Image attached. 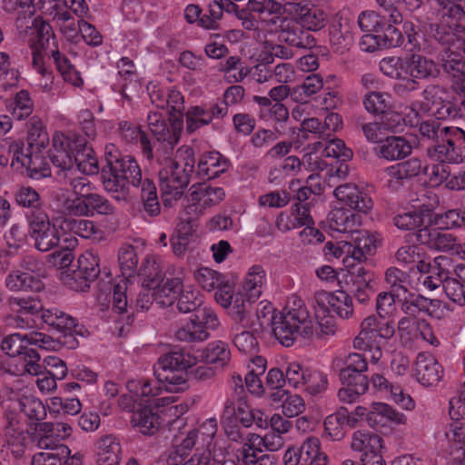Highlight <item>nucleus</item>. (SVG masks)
<instances>
[{
	"mask_svg": "<svg viewBox=\"0 0 465 465\" xmlns=\"http://www.w3.org/2000/svg\"><path fill=\"white\" fill-rule=\"evenodd\" d=\"M147 122L149 130L157 141L165 142L171 147L178 142L183 121L170 117L171 124L169 125L161 113L150 112L147 116Z\"/></svg>",
	"mask_w": 465,
	"mask_h": 465,
	"instance_id": "obj_29",
	"label": "nucleus"
},
{
	"mask_svg": "<svg viewBox=\"0 0 465 465\" xmlns=\"http://www.w3.org/2000/svg\"><path fill=\"white\" fill-rule=\"evenodd\" d=\"M303 163L308 166L311 171L326 172L329 179L338 177L345 178L348 174L347 164L341 163L339 167L332 166V160L326 158V152L323 143L321 142L313 143L308 148V152L303 157Z\"/></svg>",
	"mask_w": 465,
	"mask_h": 465,
	"instance_id": "obj_26",
	"label": "nucleus"
},
{
	"mask_svg": "<svg viewBox=\"0 0 465 465\" xmlns=\"http://www.w3.org/2000/svg\"><path fill=\"white\" fill-rule=\"evenodd\" d=\"M257 312L260 324L270 326L281 344L290 347L298 338H310L313 334V322L303 302L293 297L282 312L276 313L272 303L262 302Z\"/></svg>",
	"mask_w": 465,
	"mask_h": 465,
	"instance_id": "obj_2",
	"label": "nucleus"
},
{
	"mask_svg": "<svg viewBox=\"0 0 465 465\" xmlns=\"http://www.w3.org/2000/svg\"><path fill=\"white\" fill-rule=\"evenodd\" d=\"M401 293L395 292H381L376 298V312L381 318L392 317L401 302Z\"/></svg>",
	"mask_w": 465,
	"mask_h": 465,
	"instance_id": "obj_58",
	"label": "nucleus"
},
{
	"mask_svg": "<svg viewBox=\"0 0 465 465\" xmlns=\"http://www.w3.org/2000/svg\"><path fill=\"white\" fill-rule=\"evenodd\" d=\"M6 442L10 448L11 452L15 457H20L25 450V441L27 435L25 432L24 428L12 420H9V426L6 428Z\"/></svg>",
	"mask_w": 465,
	"mask_h": 465,
	"instance_id": "obj_62",
	"label": "nucleus"
},
{
	"mask_svg": "<svg viewBox=\"0 0 465 465\" xmlns=\"http://www.w3.org/2000/svg\"><path fill=\"white\" fill-rule=\"evenodd\" d=\"M329 228L332 232L352 233L360 224L358 215L351 210L335 207L328 215Z\"/></svg>",
	"mask_w": 465,
	"mask_h": 465,
	"instance_id": "obj_47",
	"label": "nucleus"
},
{
	"mask_svg": "<svg viewBox=\"0 0 465 465\" xmlns=\"http://www.w3.org/2000/svg\"><path fill=\"white\" fill-rule=\"evenodd\" d=\"M202 357L207 363L213 364L216 367H223L230 361L231 351L225 342L216 341L207 345Z\"/></svg>",
	"mask_w": 465,
	"mask_h": 465,
	"instance_id": "obj_57",
	"label": "nucleus"
},
{
	"mask_svg": "<svg viewBox=\"0 0 465 465\" xmlns=\"http://www.w3.org/2000/svg\"><path fill=\"white\" fill-rule=\"evenodd\" d=\"M28 345H35L46 351L59 350L61 342L42 332L28 334L12 333L5 337L1 343L2 351L10 357L23 356L25 368L29 374H38L41 369L40 355Z\"/></svg>",
	"mask_w": 465,
	"mask_h": 465,
	"instance_id": "obj_6",
	"label": "nucleus"
},
{
	"mask_svg": "<svg viewBox=\"0 0 465 465\" xmlns=\"http://www.w3.org/2000/svg\"><path fill=\"white\" fill-rule=\"evenodd\" d=\"M396 260L399 263L416 264L420 272H429L430 264L420 245H406L398 249Z\"/></svg>",
	"mask_w": 465,
	"mask_h": 465,
	"instance_id": "obj_51",
	"label": "nucleus"
},
{
	"mask_svg": "<svg viewBox=\"0 0 465 465\" xmlns=\"http://www.w3.org/2000/svg\"><path fill=\"white\" fill-rule=\"evenodd\" d=\"M93 195L91 191L82 196H70L64 202V208L72 215L92 217Z\"/></svg>",
	"mask_w": 465,
	"mask_h": 465,
	"instance_id": "obj_61",
	"label": "nucleus"
},
{
	"mask_svg": "<svg viewBox=\"0 0 465 465\" xmlns=\"http://www.w3.org/2000/svg\"><path fill=\"white\" fill-rule=\"evenodd\" d=\"M194 280L200 287L207 292H215L216 302L223 308H230L232 302V289L234 288L235 282L223 273L208 267H200L194 272Z\"/></svg>",
	"mask_w": 465,
	"mask_h": 465,
	"instance_id": "obj_15",
	"label": "nucleus"
},
{
	"mask_svg": "<svg viewBox=\"0 0 465 465\" xmlns=\"http://www.w3.org/2000/svg\"><path fill=\"white\" fill-rule=\"evenodd\" d=\"M312 223L309 210L300 203H294L290 209L281 212L275 219V226L282 233Z\"/></svg>",
	"mask_w": 465,
	"mask_h": 465,
	"instance_id": "obj_34",
	"label": "nucleus"
},
{
	"mask_svg": "<svg viewBox=\"0 0 465 465\" xmlns=\"http://www.w3.org/2000/svg\"><path fill=\"white\" fill-rule=\"evenodd\" d=\"M122 277L115 280L113 289V308L119 313L126 311L129 303L133 282L131 278L134 276L138 265V256L135 249L131 245L121 247L118 254Z\"/></svg>",
	"mask_w": 465,
	"mask_h": 465,
	"instance_id": "obj_11",
	"label": "nucleus"
},
{
	"mask_svg": "<svg viewBox=\"0 0 465 465\" xmlns=\"http://www.w3.org/2000/svg\"><path fill=\"white\" fill-rule=\"evenodd\" d=\"M285 376L291 387L312 396L324 392L329 384L326 373L317 369L304 367L296 361L288 363Z\"/></svg>",
	"mask_w": 465,
	"mask_h": 465,
	"instance_id": "obj_13",
	"label": "nucleus"
},
{
	"mask_svg": "<svg viewBox=\"0 0 465 465\" xmlns=\"http://www.w3.org/2000/svg\"><path fill=\"white\" fill-rule=\"evenodd\" d=\"M5 408H10L14 411H21L31 420H44L46 415L47 406L31 393L15 394L5 403Z\"/></svg>",
	"mask_w": 465,
	"mask_h": 465,
	"instance_id": "obj_36",
	"label": "nucleus"
},
{
	"mask_svg": "<svg viewBox=\"0 0 465 465\" xmlns=\"http://www.w3.org/2000/svg\"><path fill=\"white\" fill-rule=\"evenodd\" d=\"M267 284L265 270L261 265H252L244 275L236 292L232 289L231 314L239 322L245 320L248 307L262 294Z\"/></svg>",
	"mask_w": 465,
	"mask_h": 465,
	"instance_id": "obj_8",
	"label": "nucleus"
},
{
	"mask_svg": "<svg viewBox=\"0 0 465 465\" xmlns=\"http://www.w3.org/2000/svg\"><path fill=\"white\" fill-rule=\"evenodd\" d=\"M97 465H119L123 458L120 440L113 434L104 435L94 443Z\"/></svg>",
	"mask_w": 465,
	"mask_h": 465,
	"instance_id": "obj_32",
	"label": "nucleus"
},
{
	"mask_svg": "<svg viewBox=\"0 0 465 465\" xmlns=\"http://www.w3.org/2000/svg\"><path fill=\"white\" fill-rule=\"evenodd\" d=\"M132 423L138 431L144 435L154 434L161 424L158 411H153L150 407H144L134 411Z\"/></svg>",
	"mask_w": 465,
	"mask_h": 465,
	"instance_id": "obj_52",
	"label": "nucleus"
},
{
	"mask_svg": "<svg viewBox=\"0 0 465 465\" xmlns=\"http://www.w3.org/2000/svg\"><path fill=\"white\" fill-rule=\"evenodd\" d=\"M438 446L440 450L450 452L453 456L452 462H460L457 454L465 449V425L460 420L450 422L442 435L438 438Z\"/></svg>",
	"mask_w": 465,
	"mask_h": 465,
	"instance_id": "obj_33",
	"label": "nucleus"
},
{
	"mask_svg": "<svg viewBox=\"0 0 465 465\" xmlns=\"http://www.w3.org/2000/svg\"><path fill=\"white\" fill-rule=\"evenodd\" d=\"M395 333L392 321L380 316L371 315L366 317L360 325V331L353 339L354 349H367L372 342L378 340H390Z\"/></svg>",
	"mask_w": 465,
	"mask_h": 465,
	"instance_id": "obj_17",
	"label": "nucleus"
},
{
	"mask_svg": "<svg viewBox=\"0 0 465 465\" xmlns=\"http://www.w3.org/2000/svg\"><path fill=\"white\" fill-rule=\"evenodd\" d=\"M409 58L388 56L380 62V69L383 74L395 79V90L398 93L411 92L418 88V82L411 77Z\"/></svg>",
	"mask_w": 465,
	"mask_h": 465,
	"instance_id": "obj_21",
	"label": "nucleus"
},
{
	"mask_svg": "<svg viewBox=\"0 0 465 465\" xmlns=\"http://www.w3.org/2000/svg\"><path fill=\"white\" fill-rule=\"evenodd\" d=\"M315 305L320 307V312H333L341 319L352 317L354 309L351 296L343 291L326 292L319 291L314 295Z\"/></svg>",
	"mask_w": 465,
	"mask_h": 465,
	"instance_id": "obj_24",
	"label": "nucleus"
},
{
	"mask_svg": "<svg viewBox=\"0 0 465 465\" xmlns=\"http://www.w3.org/2000/svg\"><path fill=\"white\" fill-rule=\"evenodd\" d=\"M219 325L214 311L208 307L198 309L175 331V337L181 341H203L209 338V331Z\"/></svg>",
	"mask_w": 465,
	"mask_h": 465,
	"instance_id": "obj_12",
	"label": "nucleus"
},
{
	"mask_svg": "<svg viewBox=\"0 0 465 465\" xmlns=\"http://www.w3.org/2000/svg\"><path fill=\"white\" fill-rule=\"evenodd\" d=\"M412 376L421 387L432 389L442 381L444 369L433 355L420 352L416 357Z\"/></svg>",
	"mask_w": 465,
	"mask_h": 465,
	"instance_id": "obj_22",
	"label": "nucleus"
},
{
	"mask_svg": "<svg viewBox=\"0 0 465 465\" xmlns=\"http://www.w3.org/2000/svg\"><path fill=\"white\" fill-rule=\"evenodd\" d=\"M8 112L17 120H24L33 112V101L27 91L22 90L7 104Z\"/></svg>",
	"mask_w": 465,
	"mask_h": 465,
	"instance_id": "obj_63",
	"label": "nucleus"
},
{
	"mask_svg": "<svg viewBox=\"0 0 465 465\" xmlns=\"http://www.w3.org/2000/svg\"><path fill=\"white\" fill-rule=\"evenodd\" d=\"M450 267V259L446 256H438L434 259L433 272L426 274L427 272H421L422 274L419 278V283L430 292H432L443 284L445 275L449 273V268Z\"/></svg>",
	"mask_w": 465,
	"mask_h": 465,
	"instance_id": "obj_48",
	"label": "nucleus"
},
{
	"mask_svg": "<svg viewBox=\"0 0 465 465\" xmlns=\"http://www.w3.org/2000/svg\"><path fill=\"white\" fill-rule=\"evenodd\" d=\"M383 439L371 431L356 430L351 436V448L354 451L361 454H369L371 452L383 450Z\"/></svg>",
	"mask_w": 465,
	"mask_h": 465,
	"instance_id": "obj_50",
	"label": "nucleus"
},
{
	"mask_svg": "<svg viewBox=\"0 0 465 465\" xmlns=\"http://www.w3.org/2000/svg\"><path fill=\"white\" fill-rule=\"evenodd\" d=\"M50 157L62 172L74 173L77 170L86 175L99 172L98 160L93 147L85 138L74 133L56 131L52 137Z\"/></svg>",
	"mask_w": 465,
	"mask_h": 465,
	"instance_id": "obj_3",
	"label": "nucleus"
},
{
	"mask_svg": "<svg viewBox=\"0 0 465 465\" xmlns=\"http://www.w3.org/2000/svg\"><path fill=\"white\" fill-rule=\"evenodd\" d=\"M229 167L228 161L219 152L203 153L199 161V173L208 179H213L224 173Z\"/></svg>",
	"mask_w": 465,
	"mask_h": 465,
	"instance_id": "obj_53",
	"label": "nucleus"
},
{
	"mask_svg": "<svg viewBox=\"0 0 465 465\" xmlns=\"http://www.w3.org/2000/svg\"><path fill=\"white\" fill-rule=\"evenodd\" d=\"M324 254L329 260L331 258L341 260L342 265L348 272H351L356 266L352 243L347 241L326 242Z\"/></svg>",
	"mask_w": 465,
	"mask_h": 465,
	"instance_id": "obj_49",
	"label": "nucleus"
},
{
	"mask_svg": "<svg viewBox=\"0 0 465 465\" xmlns=\"http://www.w3.org/2000/svg\"><path fill=\"white\" fill-rule=\"evenodd\" d=\"M407 299V295L401 298V311L406 314V317H417V314L425 311L430 315H434V310L439 308L440 302L437 299H428L421 295L412 296Z\"/></svg>",
	"mask_w": 465,
	"mask_h": 465,
	"instance_id": "obj_54",
	"label": "nucleus"
},
{
	"mask_svg": "<svg viewBox=\"0 0 465 465\" xmlns=\"http://www.w3.org/2000/svg\"><path fill=\"white\" fill-rule=\"evenodd\" d=\"M104 155L110 172L104 179V187L117 201L126 200L129 185H139L141 169L132 157H122L120 151L113 143L105 145Z\"/></svg>",
	"mask_w": 465,
	"mask_h": 465,
	"instance_id": "obj_5",
	"label": "nucleus"
},
{
	"mask_svg": "<svg viewBox=\"0 0 465 465\" xmlns=\"http://www.w3.org/2000/svg\"><path fill=\"white\" fill-rule=\"evenodd\" d=\"M444 71L450 75L453 83L465 91V38L463 43H453L451 47L445 51L441 58Z\"/></svg>",
	"mask_w": 465,
	"mask_h": 465,
	"instance_id": "obj_27",
	"label": "nucleus"
},
{
	"mask_svg": "<svg viewBox=\"0 0 465 465\" xmlns=\"http://www.w3.org/2000/svg\"><path fill=\"white\" fill-rule=\"evenodd\" d=\"M127 391L134 401L144 403L153 402L156 407H161L165 402L170 403V398L154 399L161 393L160 387H153L150 381L145 378H134L128 381Z\"/></svg>",
	"mask_w": 465,
	"mask_h": 465,
	"instance_id": "obj_35",
	"label": "nucleus"
},
{
	"mask_svg": "<svg viewBox=\"0 0 465 465\" xmlns=\"http://www.w3.org/2000/svg\"><path fill=\"white\" fill-rule=\"evenodd\" d=\"M42 277V263L26 257L6 276L5 286L11 292H40L44 289Z\"/></svg>",
	"mask_w": 465,
	"mask_h": 465,
	"instance_id": "obj_14",
	"label": "nucleus"
},
{
	"mask_svg": "<svg viewBox=\"0 0 465 465\" xmlns=\"http://www.w3.org/2000/svg\"><path fill=\"white\" fill-rule=\"evenodd\" d=\"M403 42V35L394 25H389L382 34L366 33L360 41V47L364 52L372 53L380 48H393Z\"/></svg>",
	"mask_w": 465,
	"mask_h": 465,
	"instance_id": "obj_31",
	"label": "nucleus"
},
{
	"mask_svg": "<svg viewBox=\"0 0 465 465\" xmlns=\"http://www.w3.org/2000/svg\"><path fill=\"white\" fill-rule=\"evenodd\" d=\"M367 411V425L372 429H388L408 423V418L403 412L385 402L372 401Z\"/></svg>",
	"mask_w": 465,
	"mask_h": 465,
	"instance_id": "obj_23",
	"label": "nucleus"
},
{
	"mask_svg": "<svg viewBox=\"0 0 465 465\" xmlns=\"http://www.w3.org/2000/svg\"><path fill=\"white\" fill-rule=\"evenodd\" d=\"M352 234L351 243L356 263L365 262L369 257L376 253L381 238L377 232L369 231H355Z\"/></svg>",
	"mask_w": 465,
	"mask_h": 465,
	"instance_id": "obj_39",
	"label": "nucleus"
},
{
	"mask_svg": "<svg viewBox=\"0 0 465 465\" xmlns=\"http://www.w3.org/2000/svg\"><path fill=\"white\" fill-rule=\"evenodd\" d=\"M408 58L411 77L415 81L436 75L438 69L432 60L420 54H412Z\"/></svg>",
	"mask_w": 465,
	"mask_h": 465,
	"instance_id": "obj_60",
	"label": "nucleus"
},
{
	"mask_svg": "<svg viewBox=\"0 0 465 465\" xmlns=\"http://www.w3.org/2000/svg\"><path fill=\"white\" fill-rule=\"evenodd\" d=\"M252 408L243 400L236 403L228 402L222 416V421L226 434L232 440H238L240 432L238 426L251 427Z\"/></svg>",
	"mask_w": 465,
	"mask_h": 465,
	"instance_id": "obj_25",
	"label": "nucleus"
},
{
	"mask_svg": "<svg viewBox=\"0 0 465 465\" xmlns=\"http://www.w3.org/2000/svg\"><path fill=\"white\" fill-rule=\"evenodd\" d=\"M47 410L51 414L55 415H78L83 405L81 401L76 398H61L58 396L51 397L46 401Z\"/></svg>",
	"mask_w": 465,
	"mask_h": 465,
	"instance_id": "obj_56",
	"label": "nucleus"
},
{
	"mask_svg": "<svg viewBox=\"0 0 465 465\" xmlns=\"http://www.w3.org/2000/svg\"><path fill=\"white\" fill-rule=\"evenodd\" d=\"M49 143V136L43 123L31 119L27 124V143L33 151L45 149Z\"/></svg>",
	"mask_w": 465,
	"mask_h": 465,
	"instance_id": "obj_59",
	"label": "nucleus"
},
{
	"mask_svg": "<svg viewBox=\"0 0 465 465\" xmlns=\"http://www.w3.org/2000/svg\"><path fill=\"white\" fill-rule=\"evenodd\" d=\"M443 89L439 86H428L422 93V97L416 100L411 110L417 114H430L437 119H446L457 116L456 110L453 109L450 102L442 99Z\"/></svg>",
	"mask_w": 465,
	"mask_h": 465,
	"instance_id": "obj_20",
	"label": "nucleus"
},
{
	"mask_svg": "<svg viewBox=\"0 0 465 465\" xmlns=\"http://www.w3.org/2000/svg\"><path fill=\"white\" fill-rule=\"evenodd\" d=\"M29 233L35 247L40 252H48L56 247L62 235L55 224H52L46 213L34 212L28 216Z\"/></svg>",
	"mask_w": 465,
	"mask_h": 465,
	"instance_id": "obj_16",
	"label": "nucleus"
},
{
	"mask_svg": "<svg viewBox=\"0 0 465 465\" xmlns=\"http://www.w3.org/2000/svg\"><path fill=\"white\" fill-rule=\"evenodd\" d=\"M41 317L44 322L49 326L64 332V338L69 341H65L64 343L69 348H74L77 345V341L71 335V332L76 327L74 318L55 308L43 311Z\"/></svg>",
	"mask_w": 465,
	"mask_h": 465,
	"instance_id": "obj_38",
	"label": "nucleus"
},
{
	"mask_svg": "<svg viewBox=\"0 0 465 465\" xmlns=\"http://www.w3.org/2000/svg\"><path fill=\"white\" fill-rule=\"evenodd\" d=\"M282 5L275 0H248L246 9L234 10L236 17L245 30L254 31L255 37L262 42L268 36L278 35L280 42L292 46H305L299 32L291 29L293 24L282 14Z\"/></svg>",
	"mask_w": 465,
	"mask_h": 465,
	"instance_id": "obj_1",
	"label": "nucleus"
},
{
	"mask_svg": "<svg viewBox=\"0 0 465 465\" xmlns=\"http://www.w3.org/2000/svg\"><path fill=\"white\" fill-rule=\"evenodd\" d=\"M78 268L76 275L82 281L77 282L74 278L64 279V283L75 291H84L88 288V282L94 281L100 273L98 256L92 251H85L78 258Z\"/></svg>",
	"mask_w": 465,
	"mask_h": 465,
	"instance_id": "obj_30",
	"label": "nucleus"
},
{
	"mask_svg": "<svg viewBox=\"0 0 465 465\" xmlns=\"http://www.w3.org/2000/svg\"><path fill=\"white\" fill-rule=\"evenodd\" d=\"M272 403H280L282 413L287 418L297 417L305 411L306 404L303 398L287 390H280L270 394Z\"/></svg>",
	"mask_w": 465,
	"mask_h": 465,
	"instance_id": "obj_41",
	"label": "nucleus"
},
{
	"mask_svg": "<svg viewBox=\"0 0 465 465\" xmlns=\"http://www.w3.org/2000/svg\"><path fill=\"white\" fill-rule=\"evenodd\" d=\"M0 150L5 155H11L12 168L20 173H25L31 163L32 153H25L24 143L20 140L6 138L0 142Z\"/></svg>",
	"mask_w": 465,
	"mask_h": 465,
	"instance_id": "obj_42",
	"label": "nucleus"
},
{
	"mask_svg": "<svg viewBox=\"0 0 465 465\" xmlns=\"http://www.w3.org/2000/svg\"><path fill=\"white\" fill-rule=\"evenodd\" d=\"M64 237L78 235L84 239H101L100 231L94 223L90 220H76L74 218H63L59 224Z\"/></svg>",
	"mask_w": 465,
	"mask_h": 465,
	"instance_id": "obj_46",
	"label": "nucleus"
},
{
	"mask_svg": "<svg viewBox=\"0 0 465 465\" xmlns=\"http://www.w3.org/2000/svg\"><path fill=\"white\" fill-rule=\"evenodd\" d=\"M445 139L429 150L431 158L441 163H460L465 154V132L459 127H444Z\"/></svg>",
	"mask_w": 465,
	"mask_h": 465,
	"instance_id": "obj_19",
	"label": "nucleus"
},
{
	"mask_svg": "<svg viewBox=\"0 0 465 465\" xmlns=\"http://www.w3.org/2000/svg\"><path fill=\"white\" fill-rule=\"evenodd\" d=\"M333 194L338 201L347 204L352 210L367 213L373 206L371 197L353 183H345L338 186L334 190Z\"/></svg>",
	"mask_w": 465,
	"mask_h": 465,
	"instance_id": "obj_37",
	"label": "nucleus"
},
{
	"mask_svg": "<svg viewBox=\"0 0 465 465\" xmlns=\"http://www.w3.org/2000/svg\"><path fill=\"white\" fill-rule=\"evenodd\" d=\"M50 450L35 453L32 465H62V460L70 455V449L65 445L50 448Z\"/></svg>",
	"mask_w": 465,
	"mask_h": 465,
	"instance_id": "obj_64",
	"label": "nucleus"
},
{
	"mask_svg": "<svg viewBox=\"0 0 465 465\" xmlns=\"http://www.w3.org/2000/svg\"><path fill=\"white\" fill-rule=\"evenodd\" d=\"M395 226L403 231H412L430 228L432 226V204L417 203L412 209L397 214L394 219Z\"/></svg>",
	"mask_w": 465,
	"mask_h": 465,
	"instance_id": "obj_28",
	"label": "nucleus"
},
{
	"mask_svg": "<svg viewBox=\"0 0 465 465\" xmlns=\"http://www.w3.org/2000/svg\"><path fill=\"white\" fill-rule=\"evenodd\" d=\"M436 227L420 229L417 232V239L421 244L440 252H450L452 254L458 245L455 237L450 232H440Z\"/></svg>",
	"mask_w": 465,
	"mask_h": 465,
	"instance_id": "obj_40",
	"label": "nucleus"
},
{
	"mask_svg": "<svg viewBox=\"0 0 465 465\" xmlns=\"http://www.w3.org/2000/svg\"><path fill=\"white\" fill-rule=\"evenodd\" d=\"M138 276L143 288L152 290V286L163 278L162 257L155 253H148L141 264Z\"/></svg>",
	"mask_w": 465,
	"mask_h": 465,
	"instance_id": "obj_43",
	"label": "nucleus"
},
{
	"mask_svg": "<svg viewBox=\"0 0 465 465\" xmlns=\"http://www.w3.org/2000/svg\"><path fill=\"white\" fill-rule=\"evenodd\" d=\"M196 362V357L190 352L173 351L158 359L154 365V376L166 391H183L188 388L187 371Z\"/></svg>",
	"mask_w": 465,
	"mask_h": 465,
	"instance_id": "obj_7",
	"label": "nucleus"
},
{
	"mask_svg": "<svg viewBox=\"0 0 465 465\" xmlns=\"http://www.w3.org/2000/svg\"><path fill=\"white\" fill-rule=\"evenodd\" d=\"M30 35L29 45L32 50L33 68L41 74L44 79L41 86L45 90H51L53 84V74L45 65V50L49 45V41L54 37L51 25L42 17H35L32 21V25L28 27Z\"/></svg>",
	"mask_w": 465,
	"mask_h": 465,
	"instance_id": "obj_10",
	"label": "nucleus"
},
{
	"mask_svg": "<svg viewBox=\"0 0 465 465\" xmlns=\"http://www.w3.org/2000/svg\"><path fill=\"white\" fill-rule=\"evenodd\" d=\"M195 164L194 152L181 146L173 159L165 160L159 171V186L164 205L171 206L183 196Z\"/></svg>",
	"mask_w": 465,
	"mask_h": 465,
	"instance_id": "obj_4",
	"label": "nucleus"
},
{
	"mask_svg": "<svg viewBox=\"0 0 465 465\" xmlns=\"http://www.w3.org/2000/svg\"><path fill=\"white\" fill-rule=\"evenodd\" d=\"M52 57L64 82L74 87H81L84 84L81 73L72 64L65 55L62 54L58 50H55L53 51Z\"/></svg>",
	"mask_w": 465,
	"mask_h": 465,
	"instance_id": "obj_55",
	"label": "nucleus"
},
{
	"mask_svg": "<svg viewBox=\"0 0 465 465\" xmlns=\"http://www.w3.org/2000/svg\"><path fill=\"white\" fill-rule=\"evenodd\" d=\"M183 282L180 278H162L152 286L154 302L160 306H170L182 291Z\"/></svg>",
	"mask_w": 465,
	"mask_h": 465,
	"instance_id": "obj_45",
	"label": "nucleus"
},
{
	"mask_svg": "<svg viewBox=\"0 0 465 465\" xmlns=\"http://www.w3.org/2000/svg\"><path fill=\"white\" fill-rule=\"evenodd\" d=\"M282 14L292 20L291 29L299 32L302 39L309 43L305 46H298L299 48L311 47L313 45V38L299 29L297 25L309 31H319L326 25L328 20V15L322 8L302 2L282 5Z\"/></svg>",
	"mask_w": 465,
	"mask_h": 465,
	"instance_id": "obj_9",
	"label": "nucleus"
},
{
	"mask_svg": "<svg viewBox=\"0 0 465 465\" xmlns=\"http://www.w3.org/2000/svg\"><path fill=\"white\" fill-rule=\"evenodd\" d=\"M412 146L401 136H389L378 148L377 154L388 161L403 159L411 154Z\"/></svg>",
	"mask_w": 465,
	"mask_h": 465,
	"instance_id": "obj_44",
	"label": "nucleus"
},
{
	"mask_svg": "<svg viewBox=\"0 0 465 465\" xmlns=\"http://www.w3.org/2000/svg\"><path fill=\"white\" fill-rule=\"evenodd\" d=\"M225 197L221 187H213L206 183H196L191 186L187 196L184 215L199 217L205 211L220 203Z\"/></svg>",
	"mask_w": 465,
	"mask_h": 465,
	"instance_id": "obj_18",
	"label": "nucleus"
}]
</instances>
